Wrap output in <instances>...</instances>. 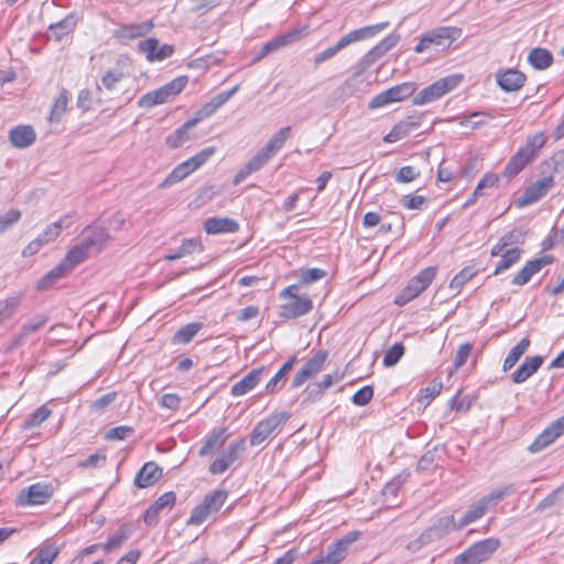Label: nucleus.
I'll return each instance as SVG.
<instances>
[{
    "instance_id": "nucleus-43",
    "label": "nucleus",
    "mask_w": 564,
    "mask_h": 564,
    "mask_svg": "<svg viewBox=\"0 0 564 564\" xmlns=\"http://www.w3.org/2000/svg\"><path fill=\"white\" fill-rule=\"evenodd\" d=\"M203 328L202 323H189L181 327L172 337V343L175 345L188 344L197 333Z\"/></svg>"
},
{
    "instance_id": "nucleus-33",
    "label": "nucleus",
    "mask_w": 564,
    "mask_h": 564,
    "mask_svg": "<svg viewBox=\"0 0 564 564\" xmlns=\"http://www.w3.org/2000/svg\"><path fill=\"white\" fill-rule=\"evenodd\" d=\"M227 429L218 427L214 429L205 440L204 445L198 452V455L204 457L213 453L215 449L221 447L228 438Z\"/></svg>"
},
{
    "instance_id": "nucleus-49",
    "label": "nucleus",
    "mask_w": 564,
    "mask_h": 564,
    "mask_svg": "<svg viewBox=\"0 0 564 564\" xmlns=\"http://www.w3.org/2000/svg\"><path fill=\"white\" fill-rule=\"evenodd\" d=\"M295 360H296L295 357L290 358L280 368V370L271 378V380L265 386V391L268 393H274L276 390H279L281 388V386H280L281 381L284 379V377L288 375V372L293 368Z\"/></svg>"
},
{
    "instance_id": "nucleus-45",
    "label": "nucleus",
    "mask_w": 564,
    "mask_h": 564,
    "mask_svg": "<svg viewBox=\"0 0 564 564\" xmlns=\"http://www.w3.org/2000/svg\"><path fill=\"white\" fill-rule=\"evenodd\" d=\"M22 302L21 294H13L0 301V325L10 319Z\"/></svg>"
},
{
    "instance_id": "nucleus-32",
    "label": "nucleus",
    "mask_w": 564,
    "mask_h": 564,
    "mask_svg": "<svg viewBox=\"0 0 564 564\" xmlns=\"http://www.w3.org/2000/svg\"><path fill=\"white\" fill-rule=\"evenodd\" d=\"M162 476V469L153 462L145 463L135 476L134 484L139 488L152 486Z\"/></svg>"
},
{
    "instance_id": "nucleus-48",
    "label": "nucleus",
    "mask_w": 564,
    "mask_h": 564,
    "mask_svg": "<svg viewBox=\"0 0 564 564\" xmlns=\"http://www.w3.org/2000/svg\"><path fill=\"white\" fill-rule=\"evenodd\" d=\"M89 257L84 246L77 243L70 250L67 251L63 262L72 271L76 265L85 261Z\"/></svg>"
},
{
    "instance_id": "nucleus-26",
    "label": "nucleus",
    "mask_w": 564,
    "mask_h": 564,
    "mask_svg": "<svg viewBox=\"0 0 564 564\" xmlns=\"http://www.w3.org/2000/svg\"><path fill=\"white\" fill-rule=\"evenodd\" d=\"M9 140L17 149L31 147L36 140V132L32 126L19 124L9 131Z\"/></svg>"
},
{
    "instance_id": "nucleus-36",
    "label": "nucleus",
    "mask_w": 564,
    "mask_h": 564,
    "mask_svg": "<svg viewBox=\"0 0 564 564\" xmlns=\"http://www.w3.org/2000/svg\"><path fill=\"white\" fill-rule=\"evenodd\" d=\"M487 509V506L480 499L479 501H477V503L473 505L468 511H466V513L459 519L458 523H455V521L453 520V523L448 525V530H460L467 527L468 524L480 519L486 513Z\"/></svg>"
},
{
    "instance_id": "nucleus-16",
    "label": "nucleus",
    "mask_w": 564,
    "mask_h": 564,
    "mask_svg": "<svg viewBox=\"0 0 564 564\" xmlns=\"http://www.w3.org/2000/svg\"><path fill=\"white\" fill-rule=\"evenodd\" d=\"M451 523H453V517H446V518L440 519V521L436 525L426 529L416 539H414L413 541H410L406 544V550L412 553L419 552L425 545L442 538L448 531V525Z\"/></svg>"
},
{
    "instance_id": "nucleus-64",
    "label": "nucleus",
    "mask_w": 564,
    "mask_h": 564,
    "mask_svg": "<svg viewBox=\"0 0 564 564\" xmlns=\"http://www.w3.org/2000/svg\"><path fill=\"white\" fill-rule=\"evenodd\" d=\"M564 494V487L561 486L553 490L549 496H546L536 507V510L544 511L547 508H551L555 503H557Z\"/></svg>"
},
{
    "instance_id": "nucleus-14",
    "label": "nucleus",
    "mask_w": 564,
    "mask_h": 564,
    "mask_svg": "<svg viewBox=\"0 0 564 564\" xmlns=\"http://www.w3.org/2000/svg\"><path fill=\"white\" fill-rule=\"evenodd\" d=\"M245 438H238L229 443L227 448L221 452L217 458L210 464L209 473L219 475L225 473L246 451Z\"/></svg>"
},
{
    "instance_id": "nucleus-28",
    "label": "nucleus",
    "mask_w": 564,
    "mask_h": 564,
    "mask_svg": "<svg viewBox=\"0 0 564 564\" xmlns=\"http://www.w3.org/2000/svg\"><path fill=\"white\" fill-rule=\"evenodd\" d=\"M153 28L154 24L152 21L148 20L140 23L121 25L115 34L120 41H130L147 35Z\"/></svg>"
},
{
    "instance_id": "nucleus-51",
    "label": "nucleus",
    "mask_w": 564,
    "mask_h": 564,
    "mask_svg": "<svg viewBox=\"0 0 564 564\" xmlns=\"http://www.w3.org/2000/svg\"><path fill=\"white\" fill-rule=\"evenodd\" d=\"M75 28V22L73 18L67 17L55 24L50 25L51 36H54L55 40H61L64 35L72 32Z\"/></svg>"
},
{
    "instance_id": "nucleus-2",
    "label": "nucleus",
    "mask_w": 564,
    "mask_h": 564,
    "mask_svg": "<svg viewBox=\"0 0 564 564\" xmlns=\"http://www.w3.org/2000/svg\"><path fill=\"white\" fill-rule=\"evenodd\" d=\"M400 41V35L391 33L368 51L356 64L355 72L344 85L343 90L350 89L354 82L358 79L366 70H368L377 61L384 56L391 48H393Z\"/></svg>"
},
{
    "instance_id": "nucleus-41",
    "label": "nucleus",
    "mask_w": 564,
    "mask_h": 564,
    "mask_svg": "<svg viewBox=\"0 0 564 564\" xmlns=\"http://www.w3.org/2000/svg\"><path fill=\"white\" fill-rule=\"evenodd\" d=\"M199 119H189L182 127L166 138V144L171 148H178L189 139L188 130L197 124Z\"/></svg>"
},
{
    "instance_id": "nucleus-8",
    "label": "nucleus",
    "mask_w": 564,
    "mask_h": 564,
    "mask_svg": "<svg viewBox=\"0 0 564 564\" xmlns=\"http://www.w3.org/2000/svg\"><path fill=\"white\" fill-rule=\"evenodd\" d=\"M215 154V148L208 147L178 164L165 178L162 186H170L183 181L191 173L198 170Z\"/></svg>"
},
{
    "instance_id": "nucleus-4",
    "label": "nucleus",
    "mask_w": 564,
    "mask_h": 564,
    "mask_svg": "<svg viewBox=\"0 0 564 564\" xmlns=\"http://www.w3.org/2000/svg\"><path fill=\"white\" fill-rule=\"evenodd\" d=\"M463 34V30L457 26H440L424 33L420 42L415 45L416 53H423L431 45L448 48L453 42L458 40Z\"/></svg>"
},
{
    "instance_id": "nucleus-40",
    "label": "nucleus",
    "mask_w": 564,
    "mask_h": 564,
    "mask_svg": "<svg viewBox=\"0 0 564 564\" xmlns=\"http://www.w3.org/2000/svg\"><path fill=\"white\" fill-rule=\"evenodd\" d=\"M528 61L536 69H546L552 65L553 56L546 48L535 47L529 53Z\"/></svg>"
},
{
    "instance_id": "nucleus-31",
    "label": "nucleus",
    "mask_w": 564,
    "mask_h": 564,
    "mask_svg": "<svg viewBox=\"0 0 564 564\" xmlns=\"http://www.w3.org/2000/svg\"><path fill=\"white\" fill-rule=\"evenodd\" d=\"M204 229L209 235H217V234H232L238 231L239 225L237 221H235L231 218H208L204 223Z\"/></svg>"
},
{
    "instance_id": "nucleus-35",
    "label": "nucleus",
    "mask_w": 564,
    "mask_h": 564,
    "mask_svg": "<svg viewBox=\"0 0 564 564\" xmlns=\"http://www.w3.org/2000/svg\"><path fill=\"white\" fill-rule=\"evenodd\" d=\"M306 33V28H295L282 35H279L271 41H269L267 44L270 47V51L272 53L281 50L282 47H285L290 44H293L294 42L299 41L304 36Z\"/></svg>"
},
{
    "instance_id": "nucleus-63",
    "label": "nucleus",
    "mask_w": 564,
    "mask_h": 564,
    "mask_svg": "<svg viewBox=\"0 0 564 564\" xmlns=\"http://www.w3.org/2000/svg\"><path fill=\"white\" fill-rule=\"evenodd\" d=\"M373 397V388L371 386H365L359 389L351 398L354 404L364 406L368 404Z\"/></svg>"
},
{
    "instance_id": "nucleus-13",
    "label": "nucleus",
    "mask_w": 564,
    "mask_h": 564,
    "mask_svg": "<svg viewBox=\"0 0 564 564\" xmlns=\"http://www.w3.org/2000/svg\"><path fill=\"white\" fill-rule=\"evenodd\" d=\"M290 419L286 412L273 413L270 416L258 422L250 434V444L252 446L260 445L269 438L275 430Z\"/></svg>"
},
{
    "instance_id": "nucleus-60",
    "label": "nucleus",
    "mask_w": 564,
    "mask_h": 564,
    "mask_svg": "<svg viewBox=\"0 0 564 564\" xmlns=\"http://www.w3.org/2000/svg\"><path fill=\"white\" fill-rule=\"evenodd\" d=\"M21 218V212L18 209H10L0 216V235L9 230Z\"/></svg>"
},
{
    "instance_id": "nucleus-34",
    "label": "nucleus",
    "mask_w": 564,
    "mask_h": 564,
    "mask_svg": "<svg viewBox=\"0 0 564 564\" xmlns=\"http://www.w3.org/2000/svg\"><path fill=\"white\" fill-rule=\"evenodd\" d=\"M72 215H65L57 221L48 225L45 230L37 236L39 241H41L43 246L54 241L64 228H68L72 225Z\"/></svg>"
},
{
    "instance_id": "nucleus-7",
    "label": "nucleus",
    "mask_w": 564,
    "mask_h": 564,
    "mask_svg": "<svg viewBox=\"0 0 564 564\" xmlns=\"http://www.w3.org/2000/svg\"><path fill=\"white\" fill-rule=\"evenodd\" d=\"M215 154V148L208 147L178 164L165 178L162 186H170L183 181L191 173L198 170Z\"/></svg>"
},
{
    "instance_id": "nucleus-30",
    "label": "nucleus",
    "mask_w": 564,
    "mask_h": 564,
    "mask_svg": "<svg viewBox=\"0 0 564 564\" xmlns=\"http://www.w3.org/2000/svg\"><path fill=\"white\" fill-rule=\"evenodd\" d=\"M542 364V356L527 357L522 365L512 373V381L514 383H523L540 369Z\"/></svg>"
},
{
    "instance_id": "nucleus-15",
    "label": "nucleus",
    "mask_w": 564,
    "mask_h": 564,
    "mask_svg": "<svg viewBox=\"0 0 564 564\" xmlns=\"http://www.w3.org/2000/svg\"><path fill=\"white\" fill-rule=\"evenodd\" d=\"M54 487L50 482H36L23 489L18 496L20 506H41L45 505L53 496Z\"/></svg>"
},
{
    "instance_id": "nucleus-11",
    "label": "nucleus",
    "mask_w": 564,
    "mask_h": 564,
    "mask_svg": "<svg viewBox=\"0 0 564 564\" xmlns=\"http://www.w3.org/2000/svg\"><path fill=\"white\" fill-rule=\"evenodd\" d=\"M227 491L224 489L215 490L205 496L202 503L196 506L189 517V524H202L208 516L216 513L224 506L227 499Z\"/></svg>"
},
{
    "instance_id": "nucleus-19",
    "label": "nucleus",
    "mask_w": 564,
    "mask_h": 564,
    "mask_svg": "<svg viewBox=\"0 0 564 564\" xmlns=\"http://www.w3.org/2000/svg\"><path fill=\"white\" fill-rule=\"evenodd\" d=\"M564 434V415L546 426L529 445L530 453H539Z\"/></svg>"
},
{
    "instance_id": "nucleus-53",
    "label": "nucleus",
    "mask_w": 564,
    "mask_h": 564,
    "mask_svg": "<svg viewBox=\"0 0 564 564\" xmlns=\"http://www.w3.org/2000/svg\"><path fill=\"white\" fill-rule=\"evenodd\" d=\"M198 243L193 239H184L182 245L175 250L167 254H165V260L174 261L181 259L187 254H191L196 248Z\"/></svg>"
},
{
    "instance_id": "nucleus-37",
    "label": "nucleus",
    "mask_w": 564,
    "mask_h": 564,
    "mask_svg": "<svg viewBox=\"0 0 564 564\" xmlns=\"http://www.w3.org/2000/svg\"><path fill=\"white\" fill-rule=\"evenodd\" d=\"M419 126V122L413 121L411 118L398 122L391 131L383 137L387 143L398 142L406 137Z\"/></svg>"
},
{
    "instance_id": "nucleus-59",
    "label": "nucleus",
    "mask_w": 564,
    "mask_h": 564,
    "mask_svg": "<svg viewBox=\"0 0 564 564\" xmlns=\"http://www.w3.org/2000/svg\"><path fill=\"white\" fill-rule=\"evenodd\" d=\"M47 323L45 315H36L30 322L25 323L20 333V338L26 337L32 333L37 332Z\"/></svg>"
},
{
    "instance_id": "nucleus-1",
    "label": "nucleus",
    "mask_w": 564,
    "mask_h": 564,
    "mask_svg": "<svg viewBox=\"0 0 564 564\" xmlns=\"http://www.w3.org/2000/svg\"><path fill=\"white\" fill-rule=\"evenodd\" d=\"M546 143L544 132H536L529 135L525 143L510 158L503 170V176L511 178L519 174L532 160L535 159L539 151Z\"/></svg>"
},
{
    "instance_id": "nucleus-24",
    "label": "nucleus",
    "mask_w": 564,
    "mask_h": 564,
    "mask_svg": "<svg viewBox=\"0 0 564 564\" xmlns=\"http://www.w3.org/2000/svg\"><path fill=\"white\" fill-rule=\"evenodd\" d=\"M360 536V532L351 531L344 535L338 541L332 543L328 546L326 556L333 562V564L340 563L347 555L348 547L355 543Z\"/></svg>"
},
{
    "instance_id": "nucleus-62",
    "label": "nucleus",
    "mask_w": 564,
    "mask_h": 564,
    "mask_svg": "<svg viewBox=\"0 0 564 564\" xmlns=\"http://www.w3.org/2000/svg\"><path fill=\"white\" fill-rule=\"evenodd\" d=\"M133 433V429L130 426L121 425L117 427L110 429L106 433V440L108 441H123L131 436Z\"/></svg>"
},
{
    "instance_id": "nucleus-29",
    "label": "nucleus",
    "mask_w": 564,
    "mask_h": 564,
    "mask_svg": "<svg viewBox=\"0 0 564 564\" xmlns=\"http://www.w3.org/2000/svg\"><path fill=\"white\" fill-rule=\"evenodd\" d=\"M263 371L264 367L251 370L248 375H246L241 380H239L231 387V395L240 397L254 389L261 381Z\"/></svg>"
},
{
    "instance_id": "nucleus-57",
    "label": "nucleus",
    "mask_w": 564,
    "mask_h": 564,
    "mask_svg": "<svg viewBox=\"0 0 564 564\" xmlns=\"http://www.w3.org/2000/svg\"><path fill=\"white\" fill-rule=\"evenodd\" d=\"M404 346L402 343H395L392 347H390L384 356H383V365L386 367H393L399 362L401 357L404 354Z\"/></svg>"
},
{
    "instance_id": "nucleus-52",
    "label": "nucleus",
    "mask_w": 564,
    "mask_h": 564,
    "mask_svg": "<svg viewBox=\"0 0 564 564\" xmlns=\"http://www.w3.org/2000/svg\"><path fill=\"white\" fill-rule=\"evenodd\" d=\"M514 490H516V488L513 485H506L501 488L494 489L490 494L482 497L481 500L488 507L489 505H494V503H497V502L503 500L506 497L513 494Z\"/></svg>"
},
{
    "instance_id": "nucleus-56",
    "label": "nucleus",
    "mask_w": 564,
    "mask_h": 564,
    "mask_svg": "<svg viewBox=\"0 0 564 564\" xmlns=\"http://www.w3.org/2000/svg\"><path fill=\"white\" fill-rule=\"evenodd\" d=\"M478 117H487L489 119L495 118V116L487 111H475L471 112L469 116H465L460 119L459 124L462 127H469L471 129H477L486 124L485 120H474Z\"/></svg>"
},
{
    "instance_id": "nucleus-50",
    "label": "nucleus",
    "mask_w": 564,
    "mask_h": 564,
    "mask_svg": "<svg viewBox=\"0 0 564 564\" xmlns=\"http://www.w3.org/2000/svg\"><path fill=\"white\" fill-rule=\"evenodd\" d=\"M51 414L52 411L45 405H42L24 420L22 429L30 430L40 426L45 420H47L51 416Z\"/></svg>"
},
{
    "instance_id": "nucleus-27",
    "label": "nucleus",
    "mask_w": 564,
    "mask_h": 564,
    "mask_svg": "<svg viewBox=\"0 0 564 564\" xmlns=\"http://www.w3.org/2000/svg\"><path fill=\"white\" fill-rule=\"evenodd\" d=\"M497 83L505 91H517L524 85L525 75L517 69L508 68L497 73Z\"/></svg>"
},
{
    "instance_id": "nucleus-20",
    "label": "nucleus",
    "mask_w": 564,
    "mask_h": 564,
    "mask_svg": "<svg viewBox=\"0 0 564 564\" xmlns=\"http://www.w3.org/2000/svg\"><path fill=\"white\" fill-rule=\"evenodd\" d=\"M109 239L110 236L104 227L88 226L82 231L79 245L90 254L100 252Z\"/></svg>"
},
{
    "instance_id": "nucleus-25",
    "label": "nucleus",
    "mask_w": 564,
    "mask_h": 564,
    "mask_svg": "<svg viewBox=\"0 0 564 564\" xmlns=\"http://www.w3.org/2000/svg\"><path fill=\"white\" fill-rule=\"evenodd\" d=\"M313 308L312 300L307 296H297L280 306V315L284 318H297L311 312Z\"/></svg>"
},
{
    "instance_id": "nucleus-18",
    "label": "nucleus",
    "mask_w": 564,
    "mask_h": 564,
    "mask_svg": "<svg viewBox=\"0 0 564 564\" xmlns=\"http://www.w3.org/2000/svg\"><path fill=\"white\" fill-rule=\"evenodd\" d=\"M328 357L326 350H318L312 358H310L300 370L296 371L293 380L292 388H300L305 381L318 373Z\"/></svg>"
},
{
    "instance_id": "nucleus-5",
    "label": "nucleus",
    "mask_w": 564,
    "mask_h": 564,
    "mask_svg": "<svg viewBox=\"0 0 564 564\" xmlns=\"http://www.w3.org/2000/svg\"><path fill=\"white\" fill-rule=\"evenodd\" d=\"M463 80V75L453 74L446 77H443L432 85L422 89L415 97L413 98L414 105H426L433 102L451 90L455 89Z\"/></svg>"
},
{
    "instance_id": "nucleus-42",
    "label": "nucleus",
    "mask_w": 564,
    "mask_h": 564,
    "mask_svg": "<svg viewBox=\"0 0 564 564\" xmlns=\"http://www.w3.org/2000/svg\"><path fill=\"white\" fill-rule=\"evenodd\" d=\"M291 127H283L276 131L263 147L272 156H274L291 137Z\"/></svg>"
},
{
    "instance_id": "nucleus-44",
    "label": "nucleus",
    "mask_w": 564,
    "mask_h": 564,
    "mask_svg": "<svg viewBox=\"0 0 564 564\" xmlns=\"http://www.w3.org/2000/svg\"><path fill=\"white\" fill-rule=\"evenodd\" d=\"M529 346L530 339L524 337L514 347H512L503 361V371H509L513 368L519 359L524 355Z\"/></svg>"
},
{
    "instance_id": "nucleus-58",
    "label": "nucleus",
    "mask_w": 564,
    "mask_h": 564,
    "mask_svg": "<svg viewBox=\"0 0 564 564\" xmlns=\"http://www.w3.org/2000/svg\"><path fill=\"white\" fill-rule=\"evenodd\" d=\"M273 156L262 147L248 162V169L257 172L261 170Z\"/></svg>"
},
{
    "instance_id": "nucleus-55",
    "label": "nucleus",
    "mask_w": 564,
    "mask_h": 564,
    "mask_svg": "<svg viewBox=\"0 0 564 564\" xmlns=\"http://www.w3.org/2000/svg\"><path fill=\"white\" fill-rule=\"evenodd\" d=\"M68 104V97L66 90H63L59 96L56 98L51 113H50V121H59L62 116L65 113L67 109Z\"/></svg>"
},
{
    "instance_id": "nucleus-61",
    "label": "nucleus",
    "mask_w": 564,
    "mask_h": 564,
    "mask_svg": "<svg viewBox=\"0 0 564 564\" xmlns=\"http://www.w3.org/2000/svg\"><path fill=\"white\" fill-rule=\"evenodd\" d=\"M341 378L343 377L338 372H336L335 375H325L319 382L314 383V390H316V395L322 397L326 389L332 387L335 382L340 381Z\"/></svg>"
},
{
    "instance_id": "nucleus-22",
    "label": "nucleus",
    "mask_w": 564,
    "mask_h": 564,
    "mask_svg": "<svg viewBox=\"0 0 564 564\" xmlns=\"http://www.w3.org/2000/svg\"><path fill=\"white\" fill-rule=\"evenodd\" d=\"M553 260V256L545 254L541 258L528 261L525 265L512 278L511 283L517 286L527 284L534 274L540 272L542 268L551 264Z\"/></svg>"
},
{
    "instance_id": "nucleus-6",
    "label": "nucleus",
    "mask_w": 564,
    "mask_h": 564,
    "mask_svg": "<svg viewBox=\"0 0 564 564\" xmlns=\"http://www.w3.org/2000/svg\"><path fill=\"white\" fill-rule=\"evenodd\" d=\"M500 541L497 538H488L470 545L463 553L457 555L454 564H480L499 549Z\"/></svg>"
},
{
    "instance_id": "nucleus-39",
    "label": "nucleus",
    "mask_w": 564,
    "mask_h": 564,
    "mask_svg": "<svg viewBox=\"0 0 564 564\" xmlns=\"http://www.w3.org/2000/svg\"><path fill=\"white\" fill-rule=\"evenodd\" d=\"M521 254L522 250L518 247L509 249L506 248L505 251L499 254L501 258L495 268L494 274L498 275L518 263L521 259Z\"/></svg>"
},
{
    "instance_id": "nucleus-3",
    "label": "nucleus",
    "mask_w": 564,
    "mask_h": 564,
    "mask_svg": "<svg viewBox=\"0 0 564 564\" xmlns=\"http://www.w3.org/2000/svg\"><path fill=\"white\" fill-rule=\"evenodd\" d=\"M187 82V76H178L159 89L149 91L143 95L138 100V106L140 108H151L156 105L165 104L178 95L185 88Z\"/></svg>"
},
{
    "instance_id": "nucleus-23",
    "label": "nucleus",
    "mask_w": 564,
    "mask_h": 564,
    "mask_svg": "<svg viewBox=\"0 0 564 564\" xmlns=\"http://www.w3.org/2000/svg\"><path fill=\"white\" fill-rule=\"evenodd\" d=\"M388 25H389V22H382V23L367 25V26H364L360 29L352 30V31L348 32L347 34H345L344 36H341L338 40L337 44L339 45V47L341 50H344L345 47H347L354 43L376 36L382 30L388 28Z\"/></svg>"
},
{
    "instance_id": "nucleus-38",
    "label": "nucleus",
    "mask_w": 564,
    "mask_h": 564,
    "mask_svg": "<svg viewBox=\"0 0 564 564\" xmlns=\"http://www.w3.org/2000/svg\"><path fill=\"white\" fill-rule=\"evenodd\" d=\"M524 239V234L520 229H512L511 231L503 235L499 241L491 248V256L498 257L501 254V252L505 251V249H509V247L513 248L512 246L522 243Z\"/></svg>"
},
{
    "instance_id": "nucleus-12",
    "label": "nucleus",
    "mask_w": 564,
    "mask_h": 564,
    "mask_svg": "<svg viewBox=\"0 0 564 564\" xmlns=\"http://www.w3.org/2000/svg\"><path fill=\"white\" fill-rule=\"evenodd\" d=\"M416 87L414 83H402L395 85L380 94L376 95L368 105L369 109H377L384 106H388L392 102H398L405 100L410 96H412L415 91Z\"/></svg>"
},
{
    "instance_id": "nucleus-46",
    "label": "nucleus",
    "mask_w": 564,
    "mask_h": 564,
    "mask_svg": "<svg viewBox=\"0 0 564 564\" xmlns=\"http://www.w3.org/2000/svg\"><path fill=\"white\" fill-rule=\"evenodd\" d=\"M70 270L66 267V264L62 261L59 264L54 267L51 271H48L44 276H42L37 282L39 290H46L52 284H54L58 279L64 276Z\"/></svg>"
},
{
    "instance_id": "nucleus-10",
    "label": "nucleus",
    "mask_w": 564,
    "mask_h": 564,
    "mask_svg": "<svg viewBox=\"0 0 564 564\" xmlns=\"http://www.w3.org/2000/svg\"><path fill=\"white\" fill-rule=\"evenodd\" d=\"M436 267H427L413 276L405 289L395 297L397 305H405L424 292L436 276Z\"/></svg>"
},
{
    "instance_id": "nucleus-47",
    "label": "nucleus",
    "mask_w": 564,
    "mask_h": 564,
    "mask_svg": "<svg viewBox=\"0 0 564 564\" xmlns=\"http://www.w3.org/2000/svg\"><path fill=\"white\" fill-rule=\"evenodd\" d=\"M477 272L478 270L474 265L465 267L452 279L449 282V289L459 293L464 285L470 281Z\"/></svg>"
},
{
    "instance_id": "nucleus-21",
    "label": "nucleus",
    "mask_w": 564,
    "mask_h": 564,
    "mask_svg": "<svg viewBox=\"0 0 564 564\" xmlns=\"http://www.w3.org/2000/svg\"><path fill=\"white\" fill-rule=\"evenodd\" d=\"M138 50L145 55L149 62L166 59L174 53L172 45L163 44L160 46L159 40L154 37L140 41L138 43Z\"/></svg>"
},
{
    "instance_id": "nucleus-54",
    "label": "nucleus",
    "mask_w": 564,
    "mask_h": 564,
    "mask_svg": "<svg viewBox=\"0 0 564 564\" xmlns=\"http://www.w3.org/2000/svg\"><path fill=\"white\" fill-rule=\"evenodd\" d=\"M58 554V549L54 545H46L39 550L30 564H52Z\"/></svg>"
},
{
    "instance_id": "nucleus-9",
    "label": "nucleus",
    "mask_w": 564,
    "mask_h": 564,
    "mask_svg": "<svg viewBox=\"0 0 564 564\" xmlns=\"http://www.w3.org/2000/svg\"><path fill=\"white\" fill-rule=\"evenodd\" d=\"M215 154V148L208 147L178 164L165 178L162 186H170L183 181L191 173L198 170Z\"/></svg>"
},
{
    "instance_id": "nucleus-17",
    "label": "nucleus",
    "mask_w": 564,
    "mask_h": 564,
    "mask_svg": "<svg viewBox=\"0 0 564 564\" xmlns=\"http://www.w3.org/2000/svg\"><path fill=\"white\" fill-rule=\"evenodd\" d=\"M554 184L553 175L544 176L535 181L528 186L523 194L518 198L517 206L525 207L539 202L552 189Z\"/></svg>"
}]
</instances>
